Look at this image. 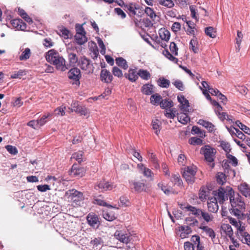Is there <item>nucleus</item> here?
I'll use <instances>...</instances> for the list:
<instances>
[{
	"instance_id": "nucleus-1",
	"label": "nucleus",
	"mask_w": 250,
	"mask_h": 250,
	"mask_svg": "<svg viewBox=\"0 0 250 250\" xmlns=\"http://www.w3.org/2000/svg\"><path fill=\"white\" fill-rule=\"evenodd\" d=\"M227 190L231 207L229 209L230 213L238 219L243 220L244 211L246 208L243 197L239 193H235L231 188H228Z\"/></svg>"
},
{
	"instance_id": "nucleus-2",
	"label": "nucleus",
	"mask_w": 250,
	"mask_h": 250,
	"mask_svg": "<svg viewBox=\"0 0 250 250\" xmlns=\"http://www.w3.org/2000/svg\"><path fill=\"white\" fill-rule=\"evenodd\" d=\"M46 60L51 64L54 65L56 69L61 71H65L68 69L65 59L58 51L54 49L49 50L45 56Z\"/></svg>"
},
{
	"instance_id": "nucleus-3",
	"label": "nucleus",
	"mask_w": 250,
	"mask_h": 250,
	"mask_svg": "<svg viewBox=\"0 0 250 250\" xmlns=\"http://www.w3.org/2000/svg\"><path fill=\"white\" fill-rule=\"evenodd\" d=\"M146 181L145 179L139 180L135 179L129 181V187L130 189L136 193L147 192L149 188L146 183Z\"/></svg>"
},
{
	"instance_id": "nucleus-4",
	"label": "nucleus",
	"mask_w": 250,
	"mask_h": 250,
	"mask_svg": "<svg viewBox=\"0 0 250 250\" xmlns=\"http://www.w3.org/2000/svg\"><path fill=\"white\" fill-rule=\"evenodd\" d=\"M201 153L204 155L206 161L211 163V167H213L214 166L213 162L216 153L215 149L209 145H206L201 148Z\"/></svg>"
},
{
	"instance_id": "nucleus-5",
	"label": "nucleus",
	"mask_w": 250,
	"mask_h": 250,
	"mask_svg": "<svg viewBox=\"0 0 250 250\" xmlns=\"http://www.w3.org/2000/svg\"><path fill=\"white\" fill-rule=\"evenodd\" d=\"M197 169L195 167H187L185 168L183 176L188 184H192L195 181V174Z\"/></svg>"
},
{
	"instance_id": "nucleus-6",
	"label": "nucleus",
	"mask_w": 250,
	"mask_h": 250,
	"mask_svg": "<svg viewBox=\"0 0 250 250\" xmlns=\"http://www.w3.org/2000/svg\"><path fill=\"white\" fill-rule=\"evenodd\" d=\"M81 76V71L77 67L71 68L68 72V78L74 81L72 84L77 86L80 84V79Z\"/></svg>"
},
{
	"instance_id": "nucleus-7",
	"label": "nucleus",
	"mask_w": 250,
	"mask_h": 250,
	"mask_svg": "<svg viewBox=\"0 0 250 250\" xmlns=\"http://www.w3.org/2000/svg\"><path fill=\"white\" fill-rule=\"evenodd\" d=\"M230 188L229 187H227L226 188L223 187H220L217 192L215 194V197L213 198H216L217 201L219 202L220 204H223L224 201L227 200L229 196L228 195V190L227 188Z\"/></svg>"
},
{
	"instance_id": "nucleus-8",
	"label": "nucleus",
	"mask_w": 250,
	"mask_h": 250,
	"mask_svg": "<svg viewBox=\"0 0 250 250\" xmlns=\"http://www.w3.org/2000/svg\"><path fill=\"white\" fill-rule=\"evenodd\" d=\"M115 238L123 243L127 244L130 241V235L124 230H117L114 235Z\"/></svg>"
},
{
	"instance_id": "nucleus-9",
	"label": "nucleus",
	"mask_w": 250,
	"mask_h": 250,
	"mask_svg": "<svg viewBox=\"0 0 250 250\" xmlns=\"http://www.w3.org/2000/svg\"><path fill=\"white\" fill-rule=\"evenodd\" d=\"M122 4L119 3V5L123 7L126 11L130 16H134L136 14L135 10L139 9L138 5L135 3H130L128 4H125L122 0H121Z\"/></svg>"
},
{
	"instance_id": "nucleus-10",
	"label": "nucleus",
	"mask_w": 250,
	"mask_h": 250,
	"mask_svg": "<svg viewBox=\"0 0 250 250\" xmlns=\"http://www.w3.org/2000/svg\"><path fill=\"white\" fill-rule=\"evenodd\" d=\"M79 65L82 70L86 71L88 73L93 71L92 64L90 63V60L85 57L81 58Z\"/></svg>"
},
{
	"instance_id": "nucleus-11",
	"label": "nucleus",
	"mask_w": 250,
	"mask_h": 250,
	"mask_svg": "<svg viewBox=\"0 0 250 250\" xmlns=\"http://www.w3.org/2000/svg\"><path fill=\"white\" fill-rule=\"evenodd\" d=\"M70 175L75 177H82L85 173V170L83 167H81L77 164H73L70 171Z\"/></svg>"
},
{
	"instance_id": "nucleus-12",
	"label": "nucleus",
	"mask_w": 250,
	"mask_h": 250,
	"mask_svg": "<svg viewBox=\"0 0 250 250\" xmlns=\"http://www.w3.org/2000/svg\"><path fill=\"white\" fill-rule=\"evenodd\" d=\"M97 187L99 189L103 191L111 190L116 187V185L113 183L106 181L104 180H101L97 183Z\"/></svg>"
},
{
	"instance_id": "nucleus-13",
	"label": "nucleus",
	"mask_w": 250,
	"mask_h": 250,
	"mask_svg": "<svg viewBox=\"0 0 250 250\" xmlns=\"http://www.w3.org/2000/svg\"><path fill=\"white\" fill-rule=\"evenodd\" d=\"M71 111H75L82 115H86L88 113V110L85 106L80 105L76 102L71 104Z\"/></svg>"
},
{
	"instance_id": "nucleus-14",
	"label": "nucleus",
	"mask_w": 250,
	"mask_h": 250,
	"mask_svg": "<svg viewBox=\"0 0 250 250\" xmlns=\"http://www.w3.org/2000/svg\"><path fill=\"white\" fill-rule=\"evenodd\" d=\"M125 77L131 82H135L138 79V71L136 68H129L128 72L125 74Z\"/></svg>"
},
{
	"instance_id": "nucleus-15",
	"label": "nucleus",
	"mask_w": 250,
	"mask_h": 250,
	"mask_svg": "<svg viewBox=\"0 0 250 250\" xmlns=\"http://www.w3.org/2000/svg\"><path fill=\"white\" fill-rule=\"evenodd\" d=\"M158 187L160 188L165 194L168 195L170 194H176L178 191L175 190L173 188L168 186L167 184H165L164 182H161L158 184Z\"/></svg>"
},
{
	"instance_id": "nucleus-16",
	"label": "nucleus",
	"mask_w": 250,
	"mask_h": 250,
	"mask_svg": "<svg viewBox=\"0 0 250 250\" xmlns=\"http://www.w3.org/2000/svg\"><path fill=\"white\" fill-rule=\"evenodd\" d=\"M208 208L209 211L215 213L216 212L219 208L216 198H208Z\"/></svg>"
},
{
	"instance_id": "nucleus-17",
	"label": "nucleus",
	"mask_w": 250,
	"mask_h": 250,
	"mask_svg": "<svg viewBox=\"0 0 250 250\" xmlns=\"http://www.w3.org/2000/svg\"><path fill=\"white\" fill-rule=\"evenodd\" d=\"M86 220L88 224L92 227L97 228L99 224V220L98 216L94 213H90L86 217Z\"/></svg>"
},
{
	"instance_id": "nucleus-18",
	"label": "nucleus",
	"mask_w": 250,
	"mask_h": 250,
	"mask_svg": "<svg viewBox=\"0 0 250 250\" xmlns=\"http://www.w3.org/2000/svg\"><path fill=\"white\" fill-rule=\"evenodd\" d=\"M101 80L104 83H110L113 80L111 73L106 69H102L100 73Z\"/></svg>"
},
{
	"instance_id": "nucleus-19",
	"label": "nucleus",
	"mask_w": 250,
	"mask_h": 250,
	"mask_svg": "<svg viewBox=\"0 0 250 250\" xmlns=\"http://www.w3.org/2000/svg\"><path fill=\"white\" fill-rule=\"evenodd\" d=\"M11 24L13 27L18 30L24 31L26 29V24L20 19H16L11 21Z\"/></svg>"
},
{
	"instance_id": "nucleus-20",
	"label": "nucleus",
	"mask_w": 250,
	"mask_h": 250,
	"mask_svg": "<svg viewBox=\"0 0 250 250\" xmlns=\"http://www.w3.org/2000/svg\"><path fill=\"white\" fill-rule=\"evenodd\" d=\"M210 189L208 186H202L199 192V198L201 201L204 202L208 198Z\"/></svg>"
},
{
	"instance_id": "nucleus-21",
	"label": "nucleus",
	"mask_w": 250,
	"mask_h": 250,
	"mask_svg": "<svg viewBox=\"0 0 250 250\" xmlns=\"http://www.w3.org/2000/svg\"><path fill=\"white\" fill-rule=\"evenodd\" d=\"M197 123L207 128L209 132H214L216 130L215 126L211 122L208 121L200 119Z\"/></svg>"
},
{
	"instance_id": "nucleus-22",
	"label": "nucleus",
	"mask_w": 250,
	"mask_h": 250,
	"mask_svg": "<svg viewBox=\"0 0 250 250\" xmlns=\"http://www.w3.org/2000/svg\"><path fill=\"white\" fill-rule=\"evenodd\" d=\"M66 194L69 195L71 197V199L76 201L77 199H74V198L77 197L78 200H81L83 198V193L76 190L75 189L69 190L66 192Z\"/></svg>"
},
{
	"instance_id": "nucleus-23",
	"label": "nucleus",
	"mask_w": 250,
	"mask_h": 250,
	"mask_svg": "<svg viewBox=\"0 0 250 250\" xmlns=\"http://www.w3.org/2000/svg\"><path fill=\"white\" fill-rule=\"evenodd\" d=\"M202 229L206 234L211 238L212 241L214 242V239L215 238L216 234L214 231L208 226H200L199 228Z\"/></svg>"
},
{
	"instance_id": "nucleus-24",
	"label": "nucleus",
	"mask_w": 250,
	"mask_h": 250,
	"mask_svg": "<svg viewBox=\"0 0 250 250\" xmlns=\"http://www.w3.org/2000/svg\"><path fill=\"white\" fill-rule=\"evenodd\" d=\"M145 13L153 21H158L159 17L157 16L153 9L149 7H146L145 10Z\"/></svg>"
},
{
	"instance_id": "nucleus-25",
	"label": "nucleus",
	"mask_w": 250,
	"mask_h": 250,
	"mask_svg": "<svg viewBox=\"0 0 250 250\" xmlns=\"http://www.w3.org/2000/svg\"><path fill=\"white\" fill-rule=\"evenodd\" d=\"M93 203L95 204H97L99 206L107 207L108 208H112L113 207L111 205H108L105 202H104V197L101 195H100L97 197H95L94 198Z\"/></svg>"
},
{
	"instance_id": "nucleus-26",
	"label": "nucleus",
	"mask_w": 250,
	"mask_h": 250,
	"mask_svg": "<svg viewBox=\"0 0 250 250\" xmlns=\"http://www.w3.org/2000/svg\"><path fill=\"white\" fill-rule=\"evenodd\" d=\"M197 217L198 218L202 217L204 220L207 222L211 221L213 219V216L212 215L201 209L200 211H198V214Z\"/></svg>"
},
{
	"instance_id": "nucleus-27",
	"label": "nucleus",
	"mask_w": 250,
	"mask_h": 250,
	"mask_svg": "<svg viewBox=\"0 0 250 250\" xmlns=\"http://www.w3.org/2000/svg\"><path fill=\"white\" fill-rule=\"evenodd\" d=\"M159 34L161 39L167 42L170 38V32L165 28H161L159 30Z\"/></svg>"
},
{
	"instance_id": "nucleus-28",
	"label": "nucleus",
	"mask_w": 250,
	"mask_h": 250,
	"mask_svg": "<svg viewBox=\"0 0 250 250\" xmlns=\"http://www.w3.org/2000/svg\"><path fill=\"white\" fill-rule=\"evenodd\" d=\"M174 185H177L180 188L183 187V182L178 174H173L170 180Z\"/></svg>"
},
{
	"instance_id": "nucleus-29",
	"label": "nucleus",
	"mask_w": 250,
	"mask_h": 250,
	"mask_svg": "<svg viewBox=\"0 0 250 250\" xmlns=\"http://www.w3.org/2000/svg\"><path fill=\"white\" fill-rule=\"evenodd\" d=\"M138 77H140L142 79L146 81L148 80L151 77V75L149 71L143 69H140L138 71Z\"/></svg>"
},
{
	"instance_id": "nucleus-30",
	"label": "nucleus",
	"mask_w": 250,
	"mask_h": 250,
	"mask_svg": "<svg viewBox=\"0 0 250 250\" xmlns=\"http://www.w3.org/2000/svg\"><path fill=\"white\" fill-rule=\"evenodd\" d=\"M178 120L182 124L186 125L190 121V118L186 113H180L178 114Z\"/></svg>"
},
{
	"instance_id": "nucleus-31",
	"label": "nucleus",
	"mask_w": 250,
	"mask_h": 250,
	"mask_svg": "<svg viewBox=\"0 0 250 250\" xmlns=\"http://www.w3.org/2000/svg\"><path fill=\"white\" fill-rule=\"evenodd\" d=\"M141 90L145 95H151L153 93V85L149 83L145 84L141 87Z\"/></svg>"
},
{
	"instance_id": "nucleus-32",
	"label": "nucleus",
	"mask_w": 250,
	"mask_h": 250,
	"mask_svg": "<svg viewBox=\"0 0 250 250\" xmlns=\"http://www.w3.org/2000/svg\"><path fill=\"white\" fill-rule=\"evenodd\" d=\"M116 64L123 69L126 70L128 67L127 62L122 57L117 58L115 60Z\"/></svg>"
},
{
	"instance_id": "nucleus-33",
	"label": "nucleus",
	"mask_w": 250,
	"mask_h": 250,
	"mask_svg": "<svg viewBox=\"0 0 250 250\" xmlns=\"http://www.w3.org/2000/svg\"><path fill=\"white\" fill-rule=\"evenodd\" d=\"M148 157L150 161L152 164L153 166L156 169L159 168L160 165L158 163V159L156 156V155L153 153H148Z\"/></svg>"
},
{
	"instance_id": "nucleus-34",
	"label": "nucleus",
	"mask_w": 250,
	"mask_h": 250,
	"mask_svg": "<svg viewBox=\"0 0 250 250\" xmlns=\"http://www.w3.org/2000/svg\"><path fill=\"white\" fill-rule=\"evenodd\" d=\"M221 229L228 237H231L233 235L232 229L229 224H223L221 226Z\"/></svg>"
},
{
	"instance_id": "nucleus-35",
	"label": "nucleus",
	"mask_w": 250,
	"mask_h": 250,
	"mask_svg": "<svg viewBox=\"0 0 250 250\" xmlns=\"http://www.w3.org/2000/svg\"><path fill=\"white\" fill-rule=\"evenodd\" d=\"M75 38L77 43L80 45L84 44L87 41L85 34H76Z\"/></svg>"
},
{
	"instance_id": "nucleus-36",
	"label": "nucleus",
	"mask_w": 250,
	"mask_h": 250,
	"mask_svg": "<svg viewBox=\"0 0 250 250\" xmlns=\"http://www.w3.org/2000/svg\"><path fill=\"white\" fill-rule=\"evenodd\" d=\"M158 85L163 88H168L170 85V81L164 77H160L157 81Z\"/></svg>"
},
{
	"instance_id": "nucleus-37",
	"label": "nucleus",
	"mask_w": 250,
	"mask_h": 250,
	"mask_svg": "<svg viewBox=\"0 0 250 250\" xmlns=\"http://www.w3.org/2000/svg\"><path fill=\"white\" fill-rule=\"evenodd\" d=\"M68 58L70 65H75L78 62V58L76 54L74 52H68Z\"/></svg>"
},
{
	"instance_id": "nucleus-38",
	"label": "nucleus",
	"mask_w": 250,
	"mask_h": 250,
	"mask_svg": "<svg viewBox=\"0 0 250 250\" xmlns=\"http://www.w3.org/2000/svg\"><path fill=\"white\" fill-rule=\"evenodd\" d=\"M151 125L153 130H155V133L158 135L161 129V122L157 119H155L152 122Z\"/></svg>"
},
{
	"instance_id": "nucleus-39",
	"label": "nucleus",
	"mask_w": 250,
	"mask_h": 250,
	"mask_svg": "<svg viewBox=\"0 0 250 250\" xmlns=\"http://www.w3.org/2000/svg\"><path fill=\"white\" fill-rule=\"evenodd\" d=\"M150 100L151 103L154 105L160 104L162 97L158 94H155L151 96Z\"/></svg>"
},
{
	"instance_id": "nucleus-40",
	"label": "nucleus",
	"mask_w": 250,
	"mask_h": 250,
	"mask_svg": "<svg viewBox=\"0 0 250 250\" xmlns=\"http://www.w3.org/2000/svg\"><path fill=\"white\" fill-rule=\"evenodd\" d=\"M205 32L206 35L211 38H214L216 36V31L213 27L209 26L206 27L205 29Z\"/></svg>"
},
{
	"instance_id": "nucleus-41",
	"label": "nucleus",
	"mask_w": 250,
	"mask_h": 250,
	"mask_svg": "<svg viewBox=\"0 0 250 250\" xmlns=\"http://www.w3.org/2000/svg\"><path fill=\"white\" fill-rule=\"evenodd\" d=\"M163 55L170 61L177 63L178 59L172 55L167 49H165L163 52Z\"/></svg>"
},
{
	"instance_id": "nucleus-42",
	"label": "nucleus",
	"mask_w": 250,
	"mask_h": 250,
	"mask_svg": "<svg viewBox=\"0 0 250 250\" xmlns=\"http://www.w3.org/2000/svg\"><path fill=\"white\" fill-rule=\"evenodd\" d=\"M30 49L29 48H26L25 49L24 51L22 52L20 56V60H27L30 58Z\"/></svg>"
},
{
	"instance_id": "nucleus-43",
	"label": "nucleus",
	"mask_w": 250,
	"mask_h": 250,
	"mask_svg": "<svg viewBox=\"0 0 250 250\" xmlns=\"http://www.w3.org/2000/svg\"><path fill=\"white\" fill-rule=\"evenodd\" d=\"M52 115V113H47V114H45L44 115H43V116L41 118H40L39 120H37V122L40 127L43 125L47 122V118L51 117Z\"/></svg>"
},
{
	"instance_id": "nucleus-44",
	"label": "nucleus",
	"mask_w": 250,
	"mask_h": 250,
	"mask_svg": "<svg viewBox=\"0 0 250 250\" xmlns=\"http://www.w3.org/2000/svg\"><path fill=\"white\" fill-rule=\"evenodd\" d=\"M83 152L82 151H79L73 154L72 158L75 159L79 163H81L83 161Z\"/></svg>"
},
{
	"instance_id": "nucleus-45",
	"label": "nucleus",
	"mask_w": 250,
	"mask_h": 250,
	"mask_svg": "<svg viewBox=\"0 0 250 250\" xmlns=\"http://www.w3.org/2000/svg\"><path fill=\"white\" fill-rule=\"evenodd\" d=\"M160 106L162 108L164 109H167V108H170L173 106V104L172 101H169L168 99L162 100L160 103Z\"/></svg>"
},
{
	"instance_id": "nucleus-46",
	"label": "nucleus",
	"mask_w": 250,
	"mask_h": 250,
	"mask_svg": "<svg viewBox=\"0 0 250 250\" xmlns=\"http://www.w3.org/2000/svg\"><path fill=\"white\" fill-rule=\"evenodd\" d=\"M176 110L175 108H167L165 111V115L168 118L174 119L175 116Z\"/></svg>"
},
{
	"instance_id": "nucleus-47",
	"label": "nucleus",
	"mask_w": 250,
	"mask_h": 250,
	"mask_svg": "<svg viewBox=\"0 0 250 250\" xmlns=\"http://www.w3.org/2000/svg\"><path fill=\"white\" fill-rule=\"evenodd\" d=\"M198 42L196 40L192 39L189 42V48L191 49L195 53L198 52V47H197Z\"/></svg>"
},
{
	"instance_id": "nucleus-48",
	"label": "nucleus",
	"mask_w": 250,
	"mask_h": 250,
	"mask_svg": "<svg viewBox=\"0 0 250 250\" xmlns=\"http://www.w3.org/2000/svg\"><path fill=\"white\" fill-rule=\"evenodd\" d=\"M236 124L239 127V128L243 130L245 133L250 135V129L246 125L242 124L240 121H237Z\"/></svg>"
},
{
	"instance_id": "nucleus-49",
	"label": "nucleus",
	"mask_w": 250,
	"mask_h": 250,
	"mask_svg": "<svg viewBox=\"0 0 250 250\" xmlns=\"http://www.w3.org/2000/svg\"><path fill=\"white\" fill-rule=\"evenodd\" d=\"M189 143L192 145H201L203 144V140L196 137H191L189 139Z\"/></svg>"
},
{
	"instance_id": "nucleus-50",
	"label": "nucleus",
	"mask_w": 250,
	"mask_h": 250,
	"mask_svg": "<svg viewBox=\"0 0 250 250\" xmlns=\"http://www.w3.org/2000/svg\"><path fill=\"white\" fill-rule=\"evenodd\" d=\"M26 75L25 71L23 70H20L18 71H15L11 76V77L13 79L20 78L21 79L22 76Z\"/></svg>"
},
{
	"instance_id": "nucleus-51",
	"label": "nucleus",
	"mask_w": 250,
	"mask_h": 250,
	"mask_svg": "<svg viewBox=\"0 0 250 250\" xmlns=\"http://www.w3.org/2000/svg\"><path fill=\"white\" fill-rule=\"evenodd\" d=\"M170 50L174 56L178 55V48L174 42H171L169 45Z\"/></svg>"
},
{
	"instance_id": "nucleus-52",
	"label": "nucleus",
	"mask_w": 250,
	"mask_h": 250,
	"mask_svg": "<svg viewBox=\"0 0 250 250\" xmlns=\"http://www.w3.org/2000/svg\"><path fill=\"white\" fill-rule=\"evenodd\" d=\"M69 34L70 31L64 27L60 30L59 35L60 36L64 38L65 39L69 38Z\"/></svg>"
},
{
	"instance_id": "nucleus-53",
	"label": "nucleus",
	"mask_w": 250,
	"mask_h": 250,
	"mask_svg": "<svg viewBox=\"0 0 250 250\" xmlns=\"http://www.w3.org/2000/svg\"><path fill=\"white\" fill-rule=\"evenodd\" d=\"M66 109V107L63 106H61L57 107L55 109L54 112L55 114L57 116H64L65 115V110Z\"/></svg>"
},
{
	"instance_id": "nucleus-54",
	"label": "nucleus",
	"mask_w": 250,
	"mask_h": 250,
	"mask_svg": "<svg viewBox=\"0 0 250 250\" xmlns=\"http://www.w3.org/2000/svg\"><path fill=\"white\" fill-rule=\"evenodd\" d=\"M112 72L115 76L118 78H121L123 76L122 70L117 66H114L112 68Z\"/></svg>"
},
{
	"instance_id": "nucleus-55",
	"label": "nucleus",
	"mask_w": 250,
	"mask_h": 250,
	"mask_svg": "<svg viewBox=\"0 0 250 250\" xmlns=\"http://www.w3.org/2000/svg\"><path fill=\"white\" fill-rule=\"evenodd\" d=\"M185 208L186 210L191 211L193 214L196 215V216H197L198 214V211H200V209L189 205L186 206V207Z\"/></svg>"
},
{
	"instance_id": "nucleus-56",
	"label": "nucleus",
	"mask_w": 250,
	"mask_h": 250,
	"mask_svg": "<svg viewBox=\"0 0 250 250\" xmlns=\"http://www.w3.org/2000/svg\"><path fill=\"white\" fill-rule=\"evenodd\" d=\"M226 180V176L224 173L222 172L218 173L217 175V181L218 184L223 185L225 183Z\"/></svg>"
},
{
	"instance_id": "nucleus-57",
	"label": "nucleus",
	"mask_w": 250,
	"mask_h": 250,
	"mask_svg": "<svg viewBox=\"0 0 250 250\" xmlns=\"http://www.w3.org/2000/svg\"><path fill=\"white\" fill-rule=\"evenodd\" d=\"M243 35L241 31H237V37L236 38V43L238 47V51L240 50V46L243 39Z\"/></svg>"
},
{
	"instance_id": "nucleus-58",
	"label": "nucleus",
	"mask_w": 250,
	"mask_h": 250,
	"mask_svg": "<svg viewBox=\"0 0 250 250\" xmlns=\"http://www.w3.org/2000/svg\"><path fill=\"white\" fill-rule=\"evenodd\" d=\"M5 148L7 151L11 154L16 155L18 153V150L15 146L7 145L5 146Z\"/></svg>"
},
{
	"instance_id": "nucleus-59",
	"label": "nucleus",
	"mask_w": 250,
	"mask_h": 250,
	"mask_svg": "<svg viewBox=\"0 0 250 250\" xmlns=\"http://www.w3.org/2000/svg\"><path fill=\"white\" fill-rule=\"evenodd\" d=\"M103 216L105 219L109 221H112L115 219L114 215L108 212H105L103 214Z\"/></svg>"
},
{
	"instance_id": "nucleus-60",
	"label": "nucleus",
	"mask_w": 250,
	"mask_h": 250,
	"mask_svg": "<svg viewBox=\"0 0 250 250\" xmlns=\"http://www.w3.org/2000/svg\"><path fill=\"white\" fill-rule=\"evenodd\" d=\"M192 132H193L195 134L200 135V137L205 136V132L204 131H202L198 126H193L191 130Z\"/></svg>"
},
{
	"instance_id": "nucleus-61",
	"label": "nucleus",
	"mask_w": 250,
	"mask_h": 250,
	"mask_svg": "<svg viewBox=\"0 0 250 250\" xmlns=\"http://www.w3.org/2000/svg\"><path fill=\"white\" fill-rule=\"evenodd\" d=\"M227 157L229 159V163H231L232 165L233 166H236L237 165L238 161L235 157L231 154H228Z\"/></svg>"
},
{
	"instance_id": "nucleus-62",
	"label": "nucleus",
	"mask_w": 250,
	"mask_h": 250,
	"mask_svg": "<svg viewBox=\"0 0 250 250\" xmlns=\"http://www.w3.org/2000/svg\"><path fill=\"white\" fill-rule=\"evenodd\" d=\"M37 188L38 190L41 192H45L47 190L51 189L50 186L48 185H38Z\"/></svg>"
},
{
	"instance_id": "nucleus-63",
	"label": "nucleus",
	"mask_w": 250,
	"mask_h": 250,
	"mask_svg": "<svg viewBox=\"0 0 250 250\" xmlns=\"http://www.w3.org/2000/svg\"><path fill=\"white\" fill-rule=\"evenodd\" d=\"M174 86L180 91H183L184 87L182 81L180 80H176L173 83Z\"/></svg>"
},
{
	"instance_id": "nucleus-64",
	"label": "nucleus",
	"mask_w": 250,
	"mask_h": 250,
	"mask_svg": "<svg viewBox=\"0 0 250 250\" xmlns=\"http://www.w3.org/2000/svg\"><path fill=\"white\" fill-rule=\"evenodd\" d=\"M90 243L91 245H92L93 248H94L102 244V239L100 237L95 238L93 240L91 241Z\"/></svg>"
}]
</instances>
